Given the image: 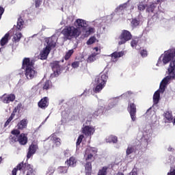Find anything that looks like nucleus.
Returning <instances> with one entry per match:
<instances>
[{"label": "nucleus", "mask_w": 175, "mask_h": 175, "mask_svg": "<svg viewBox=\"0 0 175 175\" xmlns=\"http://www.w3.org/2000/svg\"><path fill=\"white\" fill-rule=\"evenodd\" d=\"M64 60L62 59L60 61H53L50 63L49 66H51L53 73L51 75V77L54 79V77H58L62 70H65V66L61 64H64Z\"/></svg>", "instance_id": "nucleus-1"}, {"label": "nucleus", "mask_w": 175, "mask_h": 175, "mask_svg": "<svg viewBox=\"0 0 175 175\" xmlns=\"http://www.w3.org/2000/svg\"><path fill=\"white\" fill-rule=\"evenodd\" d=\"M62 33L66 39L70 40L72 38H79L81 32L73 26H68L62 31Z\"/></svg>", "instance_id": "nucleus-2"}, {"label": "nucleus", "mask_w": 175, "mask_h": 175, "mask_svg": "<svg viewBox=\"0 0 175 175\" xmlns=\"http://www.w3.org/2000/svg\"><path fill=\"white\" fill-rule=\"evenodd\" d=\"M20 170L21 172H23L25 173L27 170L28 174H33V166L31 165V164L28 163H24L22 161L19 164L16 165V167H14L12 171V175H17V171Z\"/></svg>", "instance_id": "nucleus-3"}, {"label": "nucleus", "mask_w": 175, "mask_h": 175, "mask_svg": "<svg viewBox=\"0 0 175 175\" xmlns=\"http://www.w3.org/2000/svg\"><path fill=\"white\" fill-rule=\"evenodd\" d=\"M162 61L161 60V58H162ZM175 57V49H169L167 51H165L164 52L163 55H161V56L159 58L158 64H161V62H163V65H166L167 64H169V62H172V59L174 58Z\"/></svg>", "instance_id": "nucleus-4"}, {"label": "nucleus", "mask_w": 175, "mask_h": 175, "mask_svg": "<svg viewBox=\"0 0 175 175\" xmlns=\"http://www.w3.org/2000/svg\"><path fill=\"white\" fill-rule=\"evenodd\" d=\"M132 33L131 31L128 30H122L120 35L119 36L118 44L121 46V44H125L126 42H129V40H132Z\"/></svg>", "instance_id": "nucleus-5"}, {"label": "nucleus", "mask_w": 175, "mask_h": 175, "mask_svg": "<svg viewBox=\"0 0 175 175\" xmlns=\"http://www.w3.org/2000/svg\"><path fill=\"white\" fill-rule=\"evenodd\" d=\"M109 76L107 75V72H101L96 77L95 81L97 83V84H103V85H106Z\"/></svg>", "instance_id": "nucleus-6"}, {"label": "nucleus", "mask_w": 175, "mask_h": 175, "mask_svg": "<svg viewBox=\"0 0 175 175\" xmlns=\"http://www.w3.org/2000/svg\"><path fill=\"white\" fill-rule=\"evenodd\" d=\"M127 110L131 116L132 121H136V105L134 103H129Z\"/></svg>", "instance_id": "nucleus-7"}, {"label": "nucleus", "mask_w": 175, "mask_h": 175, "mask_svg": "<svg viewBox=\"0 0 175 175\" xmlns=\"http://www.w3.org/2000/svg\"><path fill=\"white\" fill-rule=\"evenodd\" d=\"M38 150V144L35 142H32L31 144L29 146L28 152L27 154V160L29 159L31 157H32Z\"/></svg>", "instance_id": "nucleus-8"}, {"label": "nucleus", "mask_w": 175, "mask_h": 175, "mask_svg": "<svg viewBox=\"0 0 175 175\" xmlns=\"http://www.w3.org/2000/svg\"><path fill=\"white\" fill-rule=\"evenodd\" d=\"M33 67L25 68V75L27 79H28L29 80H32V79H33V77H36V76L38 73L35 70H33Z\"/></svg>", "instance_id": "nucleus-9"}, {"label": "nucleus", "mask_w": 175, "mask_h": 175, "mask_svg": "<svg viewBox=\"0 0 175 175\" xmlns=\"http://www.w3.org/2000/svg\"><path fill=\"white\" fill-rule=\"evenodd\" d=\"M95 133V129L91 126H85L83 128H82V133L85 135V136H92L94 133Z\"/></svg>", "instance_id": "nucleus-10"}, {"label": "nucleus", "mask_w": 175, "mask_h": 175, "mask_svg": "<svg viewBox=\"0 0 175 175\" xmlns=\"http://www.w3.org/2000/svg\"><path fill=\"white\" fill-rule=\"evenodd\" d=\"M33 60H31L29 57H25L23 60L22 68L27 69V68H33Z\"/></svg>", "instance_id": "nucleus-11"}, {"label": "nucleus", "mask_w": 175, "mask_h": 175, "mask_svg": "<svg viewBox=\"0 0 175 175\" xmlns=\"http://www.w3.org/2000/svg\"><path fill=\"white\" fill-rule=\"evenodd\" d=\"M2 98L3 103L8 104L10 103V102H14V100H16V95L13 94H10L8 95L3 94Z\"/></svg>", "instance_id": "nucleus-12"}, {"label": "nucleus", "mask_w": 175, "mask_h": 175, "mask_svg": "<svg viewBox=\"0 0 175 175\" xmlns=\"http://www.w3.org/2000/svg\"><path fill=\"white\" fill-rule=\"evenodd\" d=\"M38 105L40 109H42V110H44V109H46V107H49V98L48 97L42 98L38 102Z\"/></svg>", "instance_id": "nucleus-13"}, {"label": "nucleus", "mask_w": 175, "mask_h": 175, "mask_svg": "<svg viewBox=\"0 0 175 175\" xmlns=\"http://www.w3.org/2000/svg\"><path fill=\"white\" fill-rule=\"evenodd\" d=\"M97 151L94 148H90L86 149V155L88 154V157L86 158V161L92 160L94 158V155L96 154Z\"/></svg>", "instance_id": "nucleus-14"}, {"label": "nucleus", "mask_w": 175, "mask_h": 175, "mask_svg": "<svg viewBox=\"0 0 175 175\" xmlns=\"http://www.w3.org/2000/svg\"><path fill=\"white\" fill-rule=\"evenodd\" d=\"M75 25H76L77 29H80L81 28H87L88 27V25L87 24V22L83 19H77Z\"/></svg>", "instance_id": "nucleus-15"}, {"label": "nucleus", "mask_w": 175, "mask_h": 175, "mask_svg": "<svg viewBox=\"0 0 175 175\" xmlns=\"http://www.w3.org/2000/svg\"><path fill=\"white\" fill-rule=\"evenodd\" d=\"M124 56L123 51H115L112 54H111L110 57H111L112 62H117L118 61V58H121V57Z\"/></svg>", "instance_id": "nucleus-16"}, {"label": "nucleus", "mask_w": 175, "mask_h": 175, "mask_svg": "<svg viewBox=\"0 0 175 175\" xmlns=\"http://www.w3.org/2000/svg\"><path fill=\"white\" fill-rule=\"evenodd\" d=\"M18 142L21 146H25L28 143V137L25 133H21L18 136Z\"/></svg>", "instance_id": "nucleus-17"}, {"label": "nucleus", "mask_w": 175, "mask_h": 175, "mask_svg": "<svg viewBox=\"0 0 175 175\" xmlns=\"http://www.w3.org/2000/svg\"><path fill=\"white\" fill-rule=\"evenodd\" d=\"M51 51H50V49H47V48H44L40 53V58L41 59H47V57H49V55L50 54V52Z\"/></svg>", "instance_id": "nucleus-18"}, {"label": "nucleus", "mask_w": 175, "mask_h": 175, "mask_svg": "<svg viewBox=\"0 0 175 175\" xmlns=\"http://www.w3.org/2000/svg\"><path fill=\"white\" fill-rule=\"evenodd\" d=\"M46 42L47 44L45 48L48 49L49 50L51 51V49H54L56 46V42L53 40V38H49L46 40Z\"/></svg>", "instance_id": "nucleus-19"}, {"label": "nucleus", "mask_w": 175, "mask_h": 175, "mask_svg": "<svg viewBox=\"0 0 175 175\" xmlns=\"http://www.w3.org/2000/svg\"><path fill=\"white\" fill-rule=\"evenodd\" d=\"M65 163H67L68 166L75 167V166H76V163H77V160L76 159V157H71L68 160H66Z\"/></svg>", "instance_id": "nucleus-20"}, {"label": "nucleus", "mask_w": 175, "mask_h": 175, "mask_svg": "<svg viewBox=\"0 0 175 175\" xmlns=\"http://www.w3.org/2000/svg\"><path fill=\"white\" fill-rule=\"evenodd\" d=\"M92 172V164L91 162H87L85 164V175H91Z\"/></svg>", "instance_id": "nucleus-21"}, {"label": "nucleus", "mask_w": 175, "mask_h": 175, "mask_svg": "<svg viewBox=\"0 0 175 175\" xmlns=\"http://www.w3.org/2000/svg\"><path fill=\"white\" fill-rule=\"evenodd\" d=\"M51 139L57 147H59V146H61V139L59 137H57L55 133H53L51 135Z\"/></svg>", "instance_id": "nucleus-22"}, {"label": "nucleus", "mask_w": 175, "mask_h": 175, "mask_svg": "<svg viewBox=\"0 0 175 175\" xmlns=\"http://www.w3.org/2000/svg\"><path fill=\"white\" fill-rule=\"evenodd\" d=\"M27 125H28V121L27 119H23L18 123V129H24L27 128Z\"/></svg>", "instance_id": "nucleus-23"}, {"label": "nucleus", "mask_w": 175, "mask_h": 175, "mask_svg": "<svg viewBox=\"0 0 175 175\" xmlns=\"http://www.w3.org/2000/svg\"><path fill=\"white\" fill-rule=\"evenodd\" d=\"M10 36V34L9 33L5 34V36L1 38L0 41L1 46H5V44H7V43L9 42Z\"/></svg>", "instance_id": "nucleus-24"}, {"label": "nucleus", "mask_w": 175, "mask_h": 175, "mask_svg": "<svg viewBox=\"0 0 175 175\" xmlns=\"http://www.w3.org/2000/svg\"><path fill=\"white\" fill-rule=\"evenodd\" d=\"M52 87H53V83H51V81L46 80L42 85V90L47 91L51 88H52Z\"/></svg>", "instance_id": "nucleus-25"}, {"label": "nucleus", "mask_w": 175, "mask_h": 175, "mask_svg": "<svg viewBox=\"0 0 175 175\" xmlns=\"http://www.w3.org/2000/svg\"><path fill=\"white\" fill-rule=\"evenodd\" d=\"M23 28H24V20H23V18L19 17L17 21L16 29L21 31Z\"/></svg>", "instance_id": "nucleus-26"}, {"label": "nucleus", "mask_w": 175, "mask_h": 175, "mask_svg": "<svg viewBox=\"0 0 175 175\" xmlns=\"http://www.w3.org/2000/svg\"><path fill=\"white\" fill-rule=\"evenodd\" d=\"M105 87H106V85H103L102 83H97L94 89V92H95V94H99V92H100V91H102Z\"/></svg>", "instance_id": "nucleus-27"}, {"label": "nucleus", "mask_w": 175, "mask_h": 175, "mask_svg": "<svg viewBox=\"0 0 175 175\" xmlns=\"http://www.w3.org/2000/svg\"><path fill=\"white\" fill-rule=\"evenodd\" d=\"M160 96L161 94H159V90L156 91L153 95V102L155 105L158 104L159 102Z\"/></svg>", "instance_id": "nucleus-28"}, {"label": "nucleus", "mask_w": 175, "mask_h": 175, "mask_svg": "<svg viewBox=\"0 0 175 175\" xmlns=\"http://www.w3.org/2000/svg\"><path fill=\"white\" fill-rule=\"evenodd\" d=\"M155 8H157V6H155V4L152 3L147 6L146 12L148 13H154V11L155 10Z\"/></svg>", "instance_id": "nucleus-29"}, {"label": "nucleus", "mask_w": 175, "mask_h": 175, "mask_svg": "<svg viewBox=\"0 0 175 175\" xmlns=\"http://www.w3.org/2000/svg\"><path fill=\"white\" fill-rule=\"evenodd\" d=\"M109 169V167L104 166L102 167V169L98 170V175H107V170Z\"/></svg>", "instance_id": "nucleus-30"}, {"label": "nucleus", "mask_w": 175, "mask_h": 175, "mask_svg": "<svg viewBox=\"0 0 175 175\" xmlns=\"http://www.w3.org/2000/svg\"><path fill=\"white\" fill-rule=\"evenodd\" d=\"M108 143H117L118 142V138L114 135H110L107 139Z\"/></svg>", "instance_id": "nucleus-31"}, {"label": "nucleus", "mask_w": 175, "mask_h": 175, "mask_svg": "<svg viewBox=\"0 0 175 175\" xmlns=\"http://www.w3.org/2000/svg\"><path fill=\"white\" fill-rule=\"evenodd\" d=\"M165 118H166L167 121H173V116L172 115V112L166 111L164 113Z\"/></svg>", "instance_id": "nucleus-32"}, {"label": "nucleus", "mask_w": 175, "mask_h": 175, "mask_svg": "<svg viewBox=\"0 0 175 175\" xmlns=\"http://www.w3.org/2000/svg\"><path fill=\"white\" fill-rule=\"evenodd\" d=\"M22 36L23 34L21 33H16L13 37L14 42H20V39H21Z\"/></svg>", "instance_id": "nucleus-33"}, {"label": "nucleus", "mask_w": 175, "mask_h": 175, "mask_svg": "<svg viewBox=\"0 0 175 175\" xmlns=\"http://www.w3.org/2000/svg\"><path fill=\"white\" fill-rule=\"evenodd\" d=\"M73 53H75V51H73V49H70L69 50L65 55L64 56V59H66V61H68V59H69V58H70V57H72V55L73 54Z\"/></svg>", "instance_id": "nucleus-34"}, {"label": "nucleus", "mask_w": 175, "mask_h": 175, "mask_svg": "<svg viewBox=\"0 0 175 175\" xmlns=\"http://www.w3.org/2000/svg\"><path fill=\"white\" fill-rule=\"evenodd\" d=\"M135 152V148L133 146H129L126 150V156L131 155V154H133Z\"/></svg>", "instance_id": "nucleus-35"}, {"label": "nucleus", "mask_w": 175, "mask_h": 175, "mask_svg": "<svg viewBox=\"0 0 175 175\" xmlns=\"http://www.w3.org/2000/svg\"><path fill=\"white\" fill-rule=\"evenodd\" d=\"M96 55H98V53H92L88 58V61L89 62H94V61H95V59H96L95 58V57H96Z\"/></svg>", "instance_id": "nucleus-36"}, {"label": "nucleus", "mask_w": 175, "mask_h": 175, "mask_svg": "<svg viewBox=\"0 0 175 175\" xmlns=\"http://www.w3.org/2000/svg\"><path fill=\"white\" fill-rule=\"evenodd\" d=\"M131 27H133V28H136V27H137L139 25V24H140V21H139L136 18H134L131 21Z\"/></svg>", "instance_id": "nucleus-37"}, {"label": "nucleus", "mask_w": 175, "mask_h": 175, "mask_svg": "<svg viewBox=\"0 0 175 175\" xmlns=\"http://www.w3.org/2000/svg\"><path fill=\"white\" fill-rule=\"evenodd\" d=\"M55 172V168L53 166L49 167L46 175H53Z\"/></svg>", "instance_id": "nucleus-38"}, {"label": "nucleus", "mask_w": 175, "mask_h": 175, "mask_svg": "<svg viewBox=\"0 0 175 175\" xmlns=\"http://www.w3.org/2000/svg\"><path fill=\"white\" fill-rule=\"evenodd\" d=\"M59 173L62 174H65L66 173H68V167H59L58 168Z\"/></svg>", "instance_id": "nucleus-39"}, {"label": "nucleus", "mask_w": 175, "mask_h": 175, "mask_svg": "<svg viewBox=\"0 0 175 175\" xmlns=\"http://www.w3.org/2000/svg\"><path fill=\"white\" fill-rule=\"evenodd\" d=\"M23 109V103H19L17 106L14 109V113H17V111H20Z\"/></svg>", "instance_id": "nucleus-40"}, {"label": "nucleus", "mask_w": 175, "mask_h": 175, "mask_svg": "<svg viewBox=\"0 0 175 175\" xmlns=\"http://www.w3.org/2000/svg\"><path fill=\"white\" fill-rule=\"evenodd\" d=\"M83 139H84V135H81L79 136V137L77 140V143H76L77 147L78 146H80V144H81V142H83Z\"/></svg>", "instance_id": "nucleus-41"}, {"label": "nucleus", "mask_w": 175, "mask_h": 175, "mask_svg": "<svg viewBox=\"0 0 175 175\" xmlns=\"http://www.w3.org/2000/svg\"><path fill=\"white\" fill-rule=\"evenodd\" d=\"M138 43H139V40H137V39L132 40L131 42V46L133 48L136 47V46H137Z\"/></svg>", "instance_id": "nucleus-42"}, {"label": "nucleus", "mask_w": 175, "mask_h": 175, "mask_svg": "<svg viewBox=\"0 0 175 175\" xmlns=\"http://www.w3.org/2000/svg\"><path fill=\"white\" fill-rule=\"evenodd\" d=\"M129 2V1H128L127 3H124L119 5L118 9H119V10H124V9H126Z\"/></svg>", "instance_id": "nucleus-43"}, {"label": "nucleus", "mask_w": 175, "mask_h": 175, "mask_svg": "<svg viewBox=\"0 0 175 175\" xmlns=\"http://www.w3.org/2000/svg\"><path fill=\"white\" fill-rule=\"evenodd\" d=\"M95 42H96V38L95 37H92L87 41V44H94Z\"/></svg>", "instance_id": "nucleus-44"}, {"label": "nucleus", "mask_w": 175, "mask_h": 175, "mask_svg": "<svg viewBox=\"0 0 175 175\" xmlns=\"http://www.w3.org/2000/svg\"><path fill=\"white\" fill-rule=\"evenodd\" d=\"M146 5L143 4V3H139L138 5V10H139V12H143L144 10H146Z\"/></svg>", "instance_id": "nucleus-45"}, {"label": "nucleus", "mask_w": 175, "mask_h": 175, "mask_svg": "<svg viewBox=\"0 0 175 175\" xmlns=\"http://www.w3.org/2000/svg\"><path fill=\"white\" fill-rule=\"evenodd\" d=\"M80 65L79 62H74L72 63L71 66L74 68V69H76L77 68H79V66Z\"/></svg>", "instance_id": "nucleus-46"}, {"label": "nucleus", "mask_w": 175, "mask_h": 175, "mask_svg": "<svg viewBox=\"0 0 175 175\" xmlns=\"http://www.w3.org/2000/svg\"><path fill=\"white\" fill-rule=\"evenodd\" d=\"M140 54H141L142 57H147V55H148L147 50H146V49L142 50L140 51Z\"/></svg>", "instance_id": "nucleus-47"}, {"label": "nucleus", "mask_w": 175, "mask_h": 175, "mask_svg": "<svg viewBox=\"0 0 175 175\" xmlns=\"http://www.w3.org/2000/svg\"><path fill=\"white\" fill-rule=\"evenodd\" d=\"M10 139L14 143H16V142H18V135H14L13 137L11 136Z\"/></svg>", "instance_id": "nucleus-48"}, {"label": "nucleus", "mask_w": 175, "mask_h": 175, "mask_svg": "<svg viewBox=\"0 0 175 175\" xmlns=\"http://www.w3.org/2000/svg\"><path fill=\"white\" fill-rule=\"evenodd\" d=\"M12 135H14V136H18L20 135V131L17 129H14L11 131Z\"/></svg>", "instance_id": "nucleus-49"}, {"label": "nucleus", "mask_w": 175, "mask_h": 175, "mask_svg": "<svg viewBox=\"0 0 175 175\" xmlns=\"http://www.w3.org/2000/svg\"><path fill=\"white\" fill-rule=\"evenodd\" d=\"M129 175H137V169L133 168L132 171L130 172Z\"/></svg>", "instance_id": "nucleus-50"}, {"label": "nucleus", "mask_w": 175, "mask_h": 175, "mask_svg": "<svg viewBox=\"0 0 175 175\" xmlns=\"http://www.w3.org/2000/svg\"><path fill=\"white\" fill-rule=\"evenodd\" d=\"M165 87H166L165 85L160 83L159 89H160L161 92H165Z\"/></svg>", "instance_id": "nucleus-51"}, {"label": "nucleus", "mask_w": 175, "mask_h": 175, "mask_svg": "<svg viewBox=\"0 0 175 175\" xmlns=\"http://www.w3.org/2000/svg\"><path fill=\"white\" fill-rule=\"evenodd\" d=\"M5 12V8L0 6V20L2 18V14Z\"/></svg>", "instance_id": "nucleus-52"}, {"label": "nucleus", "mask_w": 175, "mask_h": 175, "mask_svg": "<svg viewBox=\"0 0 175 175\" xmlns=\"http://www.w3.org/2000/svg\"><path fill=\"white\" fill-rule=\"evenodd\" d=\"M42 5V1L40 0H36V8H39Z\"/></svg>", "instance_id": "nucleus-53"}, {"label": "nucleus", "mask_w": 175, "mask_h": 175, "mask_svg": "<svg viewBox=\"0 0 175 175\" xmlns=\"http://www.w3.org/2000/svg\"><path fill=\"white\" fill-rule=\"evenodd\" d=\"M167 175H175V170H170V172L167 173Z\"/></svg>", "instance_id": "nucleus-54"}, {"label": "nucleus", "mask_w": 175, "mask_h": 175, "mask_svg": "<svg viewBox=\"0 0 175 175\" xmlns=\"http://www.w3.org/2000/svg\"><path fill=\"white\" fill-rule=\"evenodd\" d=\"M9 124H10V121L7 120V121L5 122V123L4 124V128H6V126H8V125H9Z\"/></svg>", "instance_id": "nucleus-55"}, {"label": "nucleus", "mask_w": 175, "mask_h": 175, "mask_svg": "<svg viewBox=\"0 0 175 175\" xmlns=\"http://www.w3.org/2000/svg\"><path fill=\"white\" fill-rule=\"evenodd\" d=\"M15 116H16V112H14V110H13V111H12V114H11L10 116H11L12 118H14Z\"/></svg>", "instance_id": "nucleus-56"}, {"label": "nucleus", "mask_w": 175, "mask_h": 175, "mask_svg": "<svg viewBox=\"0 0 175 175\" xmlns=\"http://www.w3.org/2000/svg\"><path fill=\"white\" fill-rule=\"evenodd\" d=\"M88 31H89L90 33H92V32H94V28L90 27Z\"/></svg>", "instance_id": "nucleus-57"}, {"label": "nucleus", "mask_w": 175, "mask_h": 175, "mask_svg": "<svg viewBox=\"0 0 175 175\" xmlns=\"http://www.w3.org/2000/svg\"><path fill=\"white\" fill-rule=\"evenodd\" d=\"M167 150H168V151H170V152H171V151H174V149L173 148H172V147H169Z\"/></svg>", "instance_id": "nucleus-58"}, {"label": "nucleus", "mask_w": 175, "mask_h": 175, "mask_svg": "<svg viewBox=\"0 0 175 175\" xmlns=\"http://www.w3.org/2000/svg\"><path fill=\"white\" fill-rule=\"evenodd\" d=\"M94 50H95V51L98 52L99 51V48H98V46L94 47Z\"/></svg>", "instance_id": "nucleus-59"}, {"label": "nucleus", "mask_w": 175, "mask_h": 175, "mask_svg": "<svg viewBox=\"0 0 175 175\" xmlns=\"http://www.w3.org/2000/svg\"><path fill=\"white\" fill-rule=\"evenodd\" d=\"M116 175H124V173L119 172Z\"/></svg>", "instance_id": "nucleus-60"}, {"label": "nucleus", "mask_w": 175, "mask_h": 175, "mask_svg": "<svg viewBox=\"0 0 175 175\" xmlns=\"http://www.w3.org/2000/svg\"><path fill=\"white\" fill-rule=\"evenodd\" d=\"M8 120H10V122H11L13 120V118L12 116H10V118Z\"/></svg>", "instance_id": "nucleus-61"}, {"label": "nucleus", "mask_w": 175, "mask_h": 175, "mask_svg": "<svg viewBox=\"0 0 175 175\" xmlns=\"http://www.w3.org/2000/svg\"><path fill=\"white\" fill-rule=\"evenodd\" d=\"M146 142V146H148V141L147 139H145Z\"/></svg>", "instance_id": "nucleus-62"}, {"label": "nucleus", "mask_w": 175, "mask_h": 175, "mask_svg": "<svg viewBox=\"0 0 175 175\" xmlns=\"http://www.w3.org/2000/svg\"><path fill=\"white\" fill-rule=\"evenodd\" d=\"M157 2H158L159 3H161V2H163V0H157Z\"/></svg>", "instance_id": "nucleus-63"}, {"label": "nucleus", "mask_w": 175, "mask_h": 175, "mask_svg": "<svg viewBox=\"0 0 175 175\" xmlns=\"http://www.w3.org/2000/svg\"><path fill=\"white\" fill-rule=\"evenodd\" d=\"M2 161H3L2 157H0V163H2Z\"/></svg>", "instance_id": "nucleus-64"}]
</instances>
